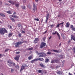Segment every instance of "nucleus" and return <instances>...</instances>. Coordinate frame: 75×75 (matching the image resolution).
<instances>
[{
  "mask_svg": "<svg viewBox=\"0 0 75 75\" xmlns=\"http://www.w3.org/2000/svg\"><path fill=\"white\" fill-rule=\"evenodd\" d=\"M6 33H8L6 29L5 28H0V33L2 35H4Z\"/></svg>",
  "mask_w": 75,
  "mask_h": 75,
  "instance_id": "nucleus-1",
  "label": "nucleus"
},
{
  "mask_svg": "<svg viewBox=\"0 0 75 75\" xmlns=\"http://www.w3.org/2000/svg\"><path fill=\"white\" fill-rule=\"evenodd\" d=\"M24 42V41H23V42L19 41L15 43V47H19V45H22L23 43Z\"/></svg>",
  "mask_w": 75,
  "mask_h": 75,
  "instance_id": "nucleus-2",
  "label": "nucleus"
},
{
  "mask_svg": "<svg viewBox=\"0 0 75 75\" xmlns=\"http://www.w3.org/2000/svg\"><path fill=\"white\" fill-rule=\"evenodd\" d=\"M40 56L39 57H45L47 56V55L45 53L42 52H41L40 54Z\"/></svg>",
  "mask_w": 75,
  "mask_h": 75,
  "instance_id": "nucleus-3",
  "label": "nucleus"
},
{
  "mask_svg": "<svg viewBox=\"0 0 75 75\" xmlns=\"http://www.w3.org/2000/svg\"><path fill=\"white\" fill-rule=\"evenodd\" d=\"M46 44L44 42H42L40 45V48H42L45 47L46 45Z\"/></svg>",
  "mask_w": 75,
  "mask_h": 75,
  "instance_id": "nucleus-4",
  "label": "nucleus"
},
{
  "mask_svg": "<svg viewBox=\"0 0 75 75\" xmlns=\"http://www.w3.org/2000/svg\"><path fill=\"white\" fill-rule=\"evenodd\" d=\"M26 64H23L22 65V66L21 67V69L20 70V72H21L24 69L25 67H26Z\"/></svg>",
  "mask_w": 75,
  "mask_h": 75,
  "instance_id": "nucleus-5",
  "label": "nucleus"
},
{
  "mask_svg": "<svg viewBox=\"0 0 75 75\" xmlns=\"http://www.w3.org/2000/svg\"><path fill=\"white\" fill-rule=\"evenodd\" d=\"M52 34H53L54 35H55L56 34H57V35H58L59 40H60L61 39V38L60 37V35H59V34L58 33H57V32L55 31V33H52Z\"/></svg>",
  "mask_w": 75,
  "mask_h": 75,
  "instance_id": "nucleus-6",
  "label": "nucleus"
},
{
  "mask_svg": "<svg viewBox=\"0 0 75 75\" xmlns=\"http://www.w3.org/2000/svg\"><path fill=\"white\" fill-rule=\"evenodd\" d=\"M64 22H63L62 23H61L59 24H58L56 26V28H59V25H62V27H64Z\"/></svg>",
  "mask_w": 75,
  "mask_h": 75,
  "instance_id": "nucleus-7",
  "label": "nucleus"
},
{
  "mask_svg": "<svg viewBox=\"0 0 75 75\" xmlns=\"http://www.w3.org/2000/svg\"><path fill=\"white\" fill-rule=\"evenodd\" d=\"M20 57V55H18V56H17L14 58V59L16 61H18L19 59V57Z\"/></svg>",
  "mask_w": 75,
  "mask_h": 75,
  "instance_id": "nucleus-8",
  "label": "nucleus"
},
{
  "mask_svg": "<svg viewBox=\"0 0 75 75\" xmlns=\"http://www.w3.org/2000/svg\"><path fill=\"white\" fill-rule=\"evenodd\" d=\"M39 41V39L38 38H35L34 41V43H37Z\"/></svg>",
  "mask_w": 75,
  "mask_h": 75,
  "instance_id": "nucleus-9",
  "label": "nucleus"
},
{
  "mask_svg": "<svg viewBox=\"0 0 75 75\" xmlns=\"http://www.w3.org/2000/svg\"><path fill=\"white\" fill-rule=\"evenodd\" d=\"M49 13H48L47 16H46V20L45 21V23H47V22L48 19L49 18Z\"/></svg>",
  "mask_w": 75,
  "mask_h": 75,
  "instance_id": "nucleus-10",
  "label": "nucleus"
},
{
  "mask_svg": "<svg viewBox=\"0 0 75 75\" xmlns=\"http://www.w3.org/2000/svg\"><path fill=\"white\" fill-rule=\"evenodd\" d=\"M71 40H73L75 41V37L74 36L71 35Z\"/></svg>",
  "mask_w": 75,
  "mask_h": 75,
  "instance_id": "nucleus-11",
  "label": "nucleus"
},
{
  "mask_svg": "<svg viewBox=\"0 0 75 75\" xmlns=\"http://www.w3.org/2000/svg\"><path fill=\"white\" fill-rule=\"evenodd\" d=\"M37 61L38 60L41 61H43L44 59L43 58H37Z\"/></svg>",
  "mask_w": 75,
  "mask_h": 75,
  "instance_id": "nucleus-12",
  "label": "nucleus"
},
{
  "mask_svg": "<svg viewBox=\"0 0 75 75\" xmlns=\"http://www.w3.org/2000/svg\"><path fill=\"white\" fill-rule=\"evenodd\" d=\"M10 19L11 20V21H12V22H15L16 21V20H15V19L13 18L12 17L10 18Z\"/></svg>",
  "mask_w": 75,
  "mask_h": 75,
  "instance_id": "nucleus-13",
  "label": "nucleus"
},
{
  "mask_svg": "<svg viewBox=\"0 0 75 75\" xmlns=\"http://www.w3.org/2000/svg\"><path fill=\"white\" fill-rule=\"evenodd\" d=\"M37 59H34V60H31V61H30V63H34V62L35 61H37Z\"/></svg>",
  "mask_w": 75,
  "mask_h": 75,
  "instance_id": "nucleus-14",
  "label": "nucleus"
},
{
  "mask_svg": "<svg viewBox=\"0 0 75 75\" xmlns=\"http://www.w3.org/2000/svg\"><path fill=\"white\" fill-rule=\"evenodd\" d=\"M57 74H63V72H61V71H57Z\"/></svg>",
  "mask_w": 75,
  "mask_h": 75,
  "instance_id": "nucleus-15",
  "label": "nucleus"
},
{
  "mask_svg": "<svg viewBox=\"0 0 75 75\" xmlns=\"http://www.w3.org/2000/svg\"><path fill=\"white\" fill-rule=\"evenodd\" d=\"M9 3H11V4L12 5H14V2H13V1H8Z\"/></svg>",
  "mask_w": 75,
  "mask_h": 75,
  "instance_id": "nucleus-16",
  "label": "nucleus"
},
{
  "mask_svg": "<svg viewBox=\"0 0 75 75\" xmlns=\"http://www.w3.org/2000/svg\"><path fill=\"white\" fill-rule=\"evenodd\" d=\"M70 25V23L69 22H67L66 23V27H69V25Z\"/></svg>",
  "mask_w": 75,
  "mask_h": 75,
  "instance_id": "nucleus-17",
  "label": "nucleus"
},
{
  "mask_svg": "<svg viewBox=\"0 0 75 75\" xmlns=\"http://www.w3.org/2000/svg\"><path fill=\"white\" fill-rule=\"evenodd\" d=\"M40 65L42 67H45V66L44 65V64H40Z\"/></svg>",
  "mask_w": 75,
  "mask_h": 75,
  "instance_id": "nucleus-18",
  "label": "nucleus"
},
{
  "mask_svg": "<svg viewBox=\"0 0 75 75\" xmlns=\"http://www.w3.org/2000/svg\"><path fill=\"white\" fill-rule=\"evenodd\" d=\"M53 52H57V53H59L60 52V51H59V50H53Z\"/></svg>",
  "mask_w": 75,
  "mask_h": 75,
  "instance_id": "nucleus-19",
  "label": "nucleus"
},
{
  "mask_svg": "<svg viewBox=\"0 0 75 75\" xmlns=\"http://www.w3.org/2000/svg\"><path fill=\"white\" fill-rule=\"evenodd\" d=\"M13 33H10L8 35V37H11L13 35Z\"/></svg>",
  "mask_w": 75,
  "mask_h": 75,
  "instance_id": "nucleus-20",
  "label": "nucleus"
},
{
  "mask_svg": "<svg viewBox=\"0 0 75 75\" xmlns=\"http://www.w3.org/2000/svg\"><path fill=\"white\" fill-rule=\"evenodd\" d=\"M7 13L9 14H12V13L10 11H7Z\"/></svg>",
  "mask_w": 75,
  "mask_h": 75,
  "instance_id": "nucleus-21",
  "label": "nucleus"
},
{
  "mask_svg": "<svg viewBox=\"0 0 75 75\" xmlns=\"http://www.w3.org/2000/svg\"><path fill=\"white\" fill-rule=\"evenodd\" d=\"M32 59V56H30L28 57V59L29 60H30Z\"/></svg>",
  "mask_w": 75,
  "mask_h": 75,
  "instance_id": "nucleus-22",
  "label": "nucleus"
},
{
  "mask_svg": "<svg viewBox=\"0 0 75 75\" xmlns=\"http://www.w3.org/2000/svg\"><path fill=\"white\" fill-rule=\"evenodd\" d=\"M0 15L4 17H5V15L4 14H3L1 13H0Z\"/></svg>",
  "mask_w": 75,
  "mask_h": 75,
  "instance_id": "nucleus-23",
  "label": "nucleus"
},
{
  "mask_svg": "<svg viewBox=\"0 0 75 75\" xmlns=\"http://www.w3.org/2000/svg\"><path fill=\"white\" fill-rule=\"evenodd\" d=\"M38 73H41V74L42 73V70H38Z\"/></svg>",
  "mask_w": 75,
  "mask_h": 75,
  "instance_id": "nucleus-24",
  "label": "nucleus"
},
{
  "mask_svg": "<svg viewBox=\"0 0 75 75\" xmlns=\"http://www.w3.org/2000/svg\"><path fill=\"white\" fill-rule=\"evenodd\" d=\"M33 47H31V48H28V49H27L28 50H33Z\"/></svg>",
  "mask_w": 75,
  "mask_h": 75,
  "instance_id": "nucleus-25",
  "label": "nucleus"
},
{
  "mask_svg": "<svg viewBox=\"0 0 75 75\" xmlns=\"http://www.w3.org/2000/svg\"><path fill=\"white\" fill-rule=\"evenodd\" d=\"M8 62L10 64H13V62L11 60H9V61Z\"/></svg>",
  "mask_w": 75,
  "mask_h": 75,
  "instance_id": "nucleus-26",
  "label": "nucleus"
},
{
  "mask_svg": "<svg viewBox=\"0 0 75 75\" xmlns=\"http://www.w3.org/2000/svg\"><path fill=\"white\" fill-rule=\"evenodd\" d=\"M22 8L23 9H25L26 8L25 6H21Z\"/></svg>",
  "mask_w": 75,
  "mask_h": 75,
  "instance_id": "nucleus-27",
  "label": "nucleus"
},
{
  "mask_svg": "<svg viewBox=\"0 0 75 75\" xmlns=\"http://www.w3.org/2000/svg\"><path fill=\"white\" fill-rule=\"evenodd\" d=\"M15 67L17 69H18L19 68V66L18 65H17L15 66Z\"/></svg>",
  "mask_w": 75,
  "mask_h": 75,
  "instance_id": "nucleus-28",
  "label": "nucleus"
},
{
  "mask_svg": "<svg viewBox=\"0 0 75 75\" xmlns=\"http://www.w3.org/2000/svg\"><path fill=\"white\" fill-rule=\"evenodd\" d=\"M15 6H16V7L17 8H19V4H16V5H15Z\"/></svg>",
  "mask_w": 75,
  "mask_h": 75,
  "instance_id": "nucleus-29",
  "label": "nucleus"
},
{
  "mask_svg": "<svg viewBox=\"0 0 75 75\" xmlns=\"http://www.w3.org/2000/svg\"><path fill=\"white\" fill-rule=\"evenodd\" d=\"M49 62V59H46V60L45 61V62L46 63L48 62Z\"/></svg>",
  "mask_w": 75,
  "mask_h": 75,
  "instance_id": "nucleus-30",
  "label": "nucleus"
},
{
  "mask_svg": "<svg viewBox=\"0 0 75 75\" xmlns=\"http://www.w3.org/2000/svg\"><path fill=\"white\" fill-rule=\"evenodd\" d=\"M17 25H18V26L19 27H20L21 26V24H17Z\"/></svg>",
  "mask_w": 75,
  "mask_h": 75,
  "instance_id": "nucleus-31",
  "label": "nucleus"
},
{
  "mask_svg": "<svg viewBox=\"0 0 75 75\" xmlns=\"http://www.w3.org/2000/svg\"><path fill=\"white\" fill-rule=\"evenodd\" d=\"M34 20L37 21H39V19L38 18H37V19L35 18V19H34Z\"/></svg>",
  "mask_w": 75,
  "mask_h": 75,
  "instance_id": "nucleus-32",
  "label": "nucleus"
},
{
  "mask_svg": "<svg viewBox=\"0 0 75 75\" xmlns=\"http://www.w3.org/2000/svg\"><path fill=\"white\" fill-rule=\"evenodd\" d=\"M36 53L38 54V55H40V53H38V51H36Z\"/></svg>",
  "mask_w": 75,
  "mask_h": 75,
  "instance_id": "nucleus-33",
  "label": "nucleus"
},
{
  "mask_svg": "<svg viewBox=\"0 0 75 75\" xmlns=\"http://www.w3.org/2000/svg\"><path fill=\"white\" fill-rule=\"evenodd\" d=\"M55 63V60H52L51 61V63Z\"/></svg>",
  "mask_w": 75,
  "mask_h": 75,
  "instance_id": "nucleus-34",
  "label": "nucleus"
},
{
  "mask_svg": "<svg viewBox=\"0 0 75 75\" xmlns=\"http://www.w3.org/2000/svg\"><path fill=\"white\" fill-rule=\"evenodd\" d=\"M47 54H51L52 53L51 52H47Z\"/></svg>",
  "mask_w": 75,
  "mask_h": 75,
  "instance_id": "nucleus-35",
  "label": "nucleus"
},
{
  "mask_svg": "<svg viewBox=\"0 0 75 75\" xmlns=\"http://www.w3.org/2000/svg\"><path fill=\"white\" fill-rule=\"evenodd\" d=\"M70 28H71L72 29L73 28H74V26L73 25H71L70 26Z\"/></svg>",
  "mask_w": 75,
  "mask_h": 75,
  "instance_id": "nucleus-36",
  "label": "nucleus"
},
{
  "mask_svg": "<svg viewBox=\"0 0 75 75\" xmlns=\"http://www.w3.org/2000/svg\"><path fill=\"white\" fill-rule=\"evenodd\" d=\"M33 6L34 8H36V5H35V4H34Z\"/></svg>",
  "mask_w": 75,
  "mask_h": 75,
  "instance_id": "nucleus-37",
  "label": "nucleus"
},
{
  "mask_svg": "<svg viewBox=\"0 0 75 75\" xmlns=\"http://www.w3.org/2000/svg\"><path fill=\"white\" fill-rule=\"evenodd\" d=\"M50 26L52 28H53V27H54V25L53 24H52V25H50Z\"/></svg>",
  "mask_w": 75,
  "mask_h": 75,
  "instance_id": "nucleus-38",
  "label": "nucleus"
},
{
  "mask_svg": "<svg viewBox=\"0 0 75 75\" xmlns=\"http://www.w3.org/2000/svg\"><path fill=\"white\" fill-rule=\"evenodd\" d=\"M35 8H34L33 9V11L34 12H35Z\"/></svg>",
  "mask_w": 75,
  "mask_h": 75,
  "instance_id": "nucleus-39",
  "label": "nucleus"
},
{
  "mask_svg": "<svg viewBox=\"0 0 75 75\" xmlns=\"http://www.w3.org/2000/svg\"><path fill=\"white\" fill-rule=\"evenodd\" d=\"M14 18H18V17L17 16H14Z\"/></svg>",
  "mask_w": 75,
  "mask_h": 75,
  "instance_id": "nucleus-40",
  "label": "nucleus"
},
{
  "mask_svg": "<svg viewBox=\"0 0 75 75\" xmlns=\"http://www.w3.org/2000/svg\"><path fill=\"white\" fill-rule=\"evenodd\" d=\"M46 37H45L43 38V41H45V40L46 39Z\"/></svg>",
  "mask_w": 75,
  "mask_h": 75,
  "instance_id": "nucleus-41",
  "label": "nucleus"
},
{
  "mask_svg": "<svg viewBox=\"0 0 75 75\" xmlns=\"http://www.w3.org/2000/svg\"><path fill=\"white\" fill-rule=\"evenodd\" d=\"M14 70L13 69H11V72H14Z\"/></svg>",
  "mask_w": 75,
  "mask_h": 75,
  "instance_id": "nucleus-42",
  "label": "nucleus"
},
{
  "mask_svg": "<svg viewBox=\"0 0 75 75\" xmlns=\"http://www.w3.org/2000/svg\"><path fill=\"white\" fill-rule=\"evenodd\" d=\"M18 36L19 37H21V33H19L18 34Z\"/></svg>",
  "mask_w": 75,
  "mask_h": 75,
  "instance_id": "nucleus-43",
  "label": "nucleus"
},
{
  "mask_svg": "<svg viewBox=\"0 0 75 75\" xmlns=\"http://www.w3.org/2000/svg\"><path fill=\"white\" fill-rule=\"evenodd\" d=\"M58 60H54V63L55 62H56V63H57L58 62Z\"/></svg>",
  "mask_w": 75,
  "mask_h": 75,
  "instance_id": "nucleus-44",
  "label": "nucleus"
},
{
  "mask_svg": "<svg viewBox=\"0 0 75 75\" xmlns=\"http://www.w3.org/2000/svg\"><path fill=\"white\" fill-rule=\"evenodd\" d=\"M73 50L74 53L75 54V48H73Z\"/></svg>",
  "mask_w": 75,
  "mask_h": 75,
  "instance_id": "nucleus-45",
  "label": "nucleus"
},
{
  "mask_svg": "<svg viewBox=\"0 0 75 75\" xmlns=\"http://www.w3.org/2000/svg\"><path fill=\"white\" fill-rule=\"evenodd\" d=\"M20 53V52H16V54H19Z\"/></svg>",
  "mask_w": 75,
  "mask_h": 75,
  "instance_id": "nucleus-46",
  "label": "nucleus"
},
{
  "mask_svg": "<svg viewBox=\"0 0 75 75\" xmlns=\"http://www.w3.org/2000/svg\"><path fill=\"white\" fill-rule=\"evenodd\" d=\"M71 40H69L68 42V43H69H69H70V42H71Z\"/></svg>",
  "mask_w": 75,
  "mask_h": 75,
  "instance_id": "nucleus-47",
  "label": "nucleus"
},
{
  "mask_svg": "<svg viewBox=\"0 0 75 75\" xmlns=\"http://www.w3.org/2000/svg\"><path fill=\"white\" fill-rule=\"evenodd\" d=\"M9 50V49H6L5 50V52H7Z\"/></svg>",
  "mask_w": 75,
  "mask_h": 75,
  "instance_id": "nucleus-48",
  "label": "nucleus"
},
{
  "mask_svg": "<svg viewBox=\"0 0 75 75\" xmlns=\"http://www.w3.org/2000/svg\"><path fill=\"white\" fill-rule=\"evenodd\" d=\"M72 30L73 31H75V28H72Z\"/></svg>",
  "mask_w": 75,
  "mask_h": 75,
  "instance_id": "nucleus-49",
  "label": "nucleus"
},
{
  "mask_svg": "<svg viewBox=\"0 0 75 75\" xmlns=\"http://www.w3.org/2000/svg\"><path fill=\"white\" fill-rule=\"evenodd\" d=\"M59 18L61 17V15H58L57 16Z\"/></svg>",
  "mask_w": 75,
  "mask_h": 75,
  "instance_id": "nucleus-50",
  "label": "nucleus"
},
{
  "mask_svg": "<svg viewBox=\"0 0 75 75\" xmlns=\"http://www.w3.org/2000/svg\"><path fill=\"white\" fill-rule=\"evenodd\" d=\"M22 33H25V32L24 31H22V32H21Z\"/></svg>",
  "mask_w": 75,
  "mask_h": 75,
  "instance_id": "nucleus-51",
  "label": "nucleus"
},
{
  "mask_svg": "<svg viewBox=\"0 0 75 75\" xmlns=\"http://www.w3.org/2000/svg\"><path fill=\"white\" fill-rule=\"evenodd\" d=\"M52 37L51 36H50V38H49V39L50 40L52 38Z\"/></svg>",
  "mask_w": 75,
  "mask_h": 75,
  "instance_id": "nucleus-52",
  "label": "nucleus"
},
{
  "mask_svg": "<svg viewBox=\"0 0 75 75\" xmlns=\"http://www.w3.org/2000/svg\"><path fill=\"white\" fill-rule=\"evenodd\" d=\"M12 17L13 18H14V15H11Z\"/></svg>",
  "mask_w": 75,
  "mask_h": 75,
  "instance_id": "nucleus-53",
  "label": "nucleus"
},
{
  "mask_svg": "<svg viewBox=\"0 0 75 75\" xmlns=\"http://www.w3.org/2000/svg\"><path fill=\"white\" fill-rule=\"evenodd\" d=\"M26 0H23V2L24 3L25 2Z\"/></svg>",
  "mask_w": 75,
  "mask_h": 75,
  "instance_id": "nucleus-54",
  "label": "nucleus"
},
{
  "mask_svg": "<svg viewBox=\"0 0 75 75\" xmlns=\"http://www.w3.org/2000/svg\"><path fill=\"white\" fill-rule=\"evenodd\" d=\"M13 14L14 15H15V14H16V12H14V13H13Z\"/></svg>",
  "mask_w": 75,
  "mask_h": 75,
  "instance_id": "nucleus-55",
  "label": "nucleus"
},
{
  "mask_svg": "<svg viewBox=\"0 0 75 75\" xmlns=\"http://www.w3.org/2000/svg\"><path fill=\"white\" fill-rule=\"evenodd\" d=\"M47 31H45L44 32V34H45V33H46V32H47Z\"/></svg>",
  "mask_w": 75,
  "mask_h": 75,
  "instance_id": "nucleus-56",
  "label": "nucleus"
},
{
  "mask_svg": "<svg viewBox=\"0 0 75 75\" xmlns=\"http://www.w3.org/2000/svg\"><path fill=\"white\" fill-rule=\"evenodd\" d=\"M15 65H16V64H15V63H13V65L14 66H15Z\"/></svg>",
  "mask_w": 75,
  "mask_h": 75,
  "instance_id": "nucleus-57",
  "label": "nucleus"
},
{
  "mask_svg": "<svg viewBox=\"0 0 75 75\" xmlns=\"http://www.w3.org/2000/svg\"><path fill=\"white\" fill-rule=\"evenodd\" d=\"M10 28L11 29L12 28V27L11 26H10Z\"/></svg>",
  "mask_w": 75,
  "mask_h": 75,
  "instance_id": "nucleus-58",
  "label": "nucleus"
},
{
  "mask_svg": "<svg viewBox=\"0 0 75 75\" xmlns=\"http://www.w3.org/2000/svg\"><path fill=\"white\" fill-rule=\"evenodd\" d=\"M59 2H61L62 1V0H59Z\"/></svg>",
  "mask_w": 75,
  "mask_h": 75,
  "instance_id": "nucleus-59",
  "label": "nucleus"
},
{
  "mask_svg": "<svg viewBox=\"0 0 75 75\" xmlns=\"http://www.w3.org/2000/svg\"><path fill=\"white\" fill-rule=\"evenodd\" d=\"M35 1H36V2H38V0H35Z\"/></svg>",
  "mask_w": 75,
  "mask_h": 75,
  "instance_id": "nucleus-60",
  "label": "nucleus"
},
{
  "mask_svg": "<svg viewBox=\"0 0 75 75\" xmlns=\"http://www.w3.org/2000/svg\"><path fill=\"white\" fill-rule=\"evenodd\" d=\"M43 21V19H42L41 21V22H42Z\"/></svg>",
  "mask_w": 75,
  "mask_h": 75,
  "instance_id": "nucleus-61",
  "label": "nucleus"
},
{
  "mask_svg": "<svg viewBox=\"0 0 75 75\" xmlns=\"http://www.w3.org/2000/svg\"><path fill=\"white\" fill-rule=\"evenodd\" d=\"M2 56V54H0V57H1Z\"/></svg>",
  "mask_w": 75,
  "mask_h": 75,
  "instance_id": "nucleus-62",
  "label": "nucleus"
},
{
  "mask_svg": "<svg viewBox=\"0 0 75 75\" xmlns=\"http://www.w3.org/2000/svg\"><path fill=\"white\" fill-rule=\"evenodd\" d=\"M61 43H60V44L59 45V46H61Z\"/></svg>",
  "mask_w": 75,
  "mask_h": 75,
  "instance_id": "nucleus-63",
  "label": "nucleus"
},
{
  "mask_svg": "<svg viewBox=\"0 0 75 75\" xmlns=\"http://www.w3.org/2000/svg\"><path fill=\"white\" fill-rule=\"evenodd\" d=\"M51 51H53V50H51Z\"/></svg>",
  "mask_w": 75,
  "mask_h": 75,
  "instance_id": "nucleus-64",
  "label": "nucleus"
}]
</instances>
